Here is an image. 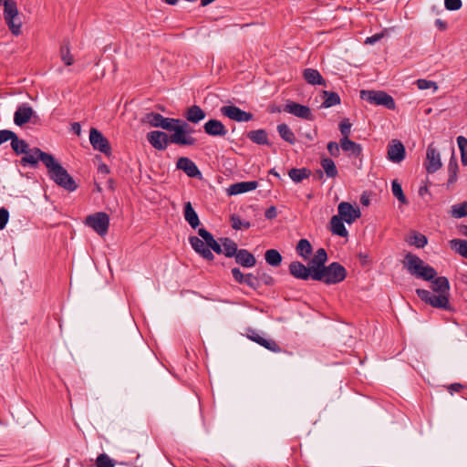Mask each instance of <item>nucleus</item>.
Wrapping results in <instances>:
<instances>
[{
	"instance_id": "obj_1",
	"label": "nucleus",
	"mask_w": 467,
	"mask_h": 467,
	"mask_svg": "<svg viewBox=\"0 0 467 467\" xmlns=\"http://www.w3.org/2000/svg\"><path fill=\"white\" fill-rule=\"evenodd\" d=\"M431 281V291L418 288L416 294L421 301L438 309L452 311L450 303V283L447 277H434Z\"/></svg>"
},
{
	"instance_id": "obj_2",
	"label": "nucleus",
	"mask_w": 467,
	"mask_h": 467,
	"mask_svg": "<svg viewBox=\"0 0 467 467\" xmlns=\"http://www.w3.org/2000/svg\"><path fill=\"white\" fill-rule=\"evenodd\" d=\"M48 171V175L58 186L68 191L74 192L78 185L72 176L62 167V165L52 157V163L48 162L46 167Z\"/></svg>"
},
{
	"instance_id": "obj_3",
	"label": "nucleus",
	"mask_w": 467,
	"mask_h": 467,
	"mask_svg": "<svg viewBox=\"0 0 467 467\" xmlns=\"http://www.w3.org/2000/svg\"><path fill=\"white\" fill-rule=\"evenodd\" d=\"M321 275L322 276L316 278L315 281H321L326 285H335L345 280L347 270L339 263L333 262L324 267Z\"/></svg>"
},
{
	"instance_id": "obj_4",
	"label": "nucleus",
	"mask_w": 467,
	"mask_h": 467,
	"mask_svg": "<svg viewBox=\"0 0 467 467\" xmlns=\"http://www.w3.org/2000/svg\"><path fill=\"white\" fill-rule=\"evenodd\" d=\"M18 16L16 3L14 0L4 1V17L10 31L15 36H18L21 33L22 23Z\"/></svg>"
},
{
	"instance_id": "obj_5",
	"label": "nucleus",
	"mask_w": 467,
	"mask_h": 467,
	"mask_svg": "<svg viewBox=\"0 0 467 467\" xmlns=\"http://www.w3.org/2000/svg\"><path fill=\"white\" fill-rule=\"evenodd\" d=\"M192 132V129L189 124L182 120L180 125L176 126L175 130L169 136L170 141L180 146H192L196 143V139L191 135Z\"/></svg>"
},
{
	"instance_id": "obj_6",
	"label": "nucleus",
	"mask_w": 467,
	"mask_h": 467,
	"mask_svg": "<svg viewBox=\"0 0 467 467\" xmlns=\"http://www.w3.org/2000/svg\"><path fill=\"white\" fill-rule=\"evenodd\" d=\"M360 98L373 105L384 106L389 109H395L393 98L381 90H361Z\"/></svg>"
},
{
	"instance_id": "obj_7",
	"label": "nucleus",
	"mask_w": 467,
	"mask_h": 467,
	"mask_svg": "<svg viewBox=\"0 0 467 467\" xmlns=\"http://www.w3.org/2000/svg\"><path fill=\"white\" fill-rule=\"evenodd\" d=\"M53 155L42 151L38 148L29 149L26 153L20 160V163L23 166L30 165L32 167H36L39 161H41L44 165L47 167L49 163H52Z\"/></svg>"
},
{
	"instance_id": "obj_8",
	"label": "nucleus",
	"mask_w": 467,
	"mask_h": 467,
	"mask_svg": "<svg viewBox=\"0 0 467 467\" xmlns=\"http://www.w3.org/2000/svg\"><path fill=\"white\" fill-rule=\"evenodd\" d=\"M86 224L91 227L97 234L103 236L108 233L109 217L106 213H96L86 218Z\"/></svg>"
},
{
	"instance_id": "obj_9",
	"label": "nucleus",
	"mask_w": 467,
	"mask_h": 467,
	"mask_svg": "<svg viewBox=\"0 0 467 467\" xmlns=\"http://www.w3.org/2000/svg\"><path fill=\"white\" fill-rule=\"evenodd\" d=\"M327 261V251L324 248L317 249L308 263V268L313 275V280L322 276L321 273L326 266Z\"/></svg>"
},
{
	"instance_id": "obj_10",
	"label": "nucleus",
	"mask_w": 467,
	"mask_h": 467,
	"mask_svg": "<svg viewBox=\"0 0 467 467\" xmlns=\"http://www.w3.org/2000/svg\"><path fill=\"white\" fill-rule=\"evenodd\" d=\"M339 218L348 224L353 223L357 219L361 216L360 209L358 205H353L348 202H342L337 206Z\"/></svg>"
},
{
	"instance_id": "obj_11",
	"label": "nucleus",
	"mask_w": 467,
	"mask_h": 467,
	"mask_svg": "<svg viewBox=\"0 0 467 467\" xmlns=\"http://www.w3.org/2000/svg\"><path fill=\"white\" fill-rule=\"evenodd\" d=\"M220 111L223 116L237 122H248L254 118L252 113L242 110L234 105L223 106L220 109Z\"/></svg>"
},
{
	"instance_id": "obj_12",
	"label": "nucleus",
	"mask_w": 467,
	"mask_h": 467,
	"mask_svg": "<svg viewBox=\"0 0 467 467\" xmlns=\"http://www.w3.org/2000/svg\"><path fill=\"white\" fill-rule=\"evenodd\" d=\"M89 141L95 150L106 155H109L110 153L111 148L108 139L104 137L103 134L95 128H91L90 130Z\"/></svg>"
},
{
	"instance_id": "obj_13",
	"label": "nucleus",
	"mask_w": 467,
	"mask_h": 467,
	"mask_svg": "<svg viewBox=\"0 0 467 467\" xmlns=\"http://www.w3.org/2000/svg\"><path fill=\"white\" fill-rule=\"evenodd\" d=\"M284 111L306 120H314L315 119L309 107L301 105L295 101H287L284 108Z\"/></svg>"
},
{
	"instance_id": "obj_14",
	"label": "nucleus",
	"mask_w": 467,
	"mask_h": 467,
	"mask_svg": "<svg viewBox=\"0 0 467 467\" xmlns=\"http://www.w3.org/2000/svg\"><path fill=\"white\" fill-rule=\"evenodd\" d=\"M147 140L157 150H165L171 143L169 135L161 130L148 132Z\"/></svg>"
},
{
	"instance_id": "obj_15",
	"label": "nucleus",
	"mask_w": 467,
	"mask_h": 467,
	"mask_svg": "<svg viewBox=\"0 0 467 467\" xmlns=\"http://www.w3.org/2000/svg\"><path fill=\"white\" fill-rule=\"evenodd\" d=\"M440 152L432 146H428L426 152L425 168L428 173H434L441 167Z\"/></svg>"
},
{
	"instance_id": "obj_16",
	"label": "nucleus",
	"mask_w": 467,
	"mask_h": 467,
	"mask_svg": "<svg viewBox=\"0 0 467 467\" xmlns=\"http://www.w3.org/2000/svg\"><path fill=\"white\" fill-rule=\"evenodd\" d=\"M404 145L398 140H393L388 146V158L390 161L400 163L405 159Z\"/></svg>"
},
{
	"instance_id": "obj_17",
	"label": "nucleus",
	"mask_w": 467,
	"mask_h": 467,
	"mask_svg": "<svg viewBox=\"0 0 467 467\" xmlns=\"http://www.w3.org/2000/svg\"><path fill=\"white\" fill-rule=\"evenodd\" d=\"M423 263V260L411 253H408L402 261L403 266L407 271L417 278H419L420 268Z\"/></svg>"
},
{
	"instance_id": "obj_18",
	"label": "nucleus",
	"mask_w": 467,
	"mask_h": 467,
	"mask_svg": "<svg viewBox=\"0 0 467 467\" xmlns=\"http://www.w3.org/2000/svg\"><path fill=\"white\" fill-rule=\"evenodd\" d=\"M189 243L192 249L202 257L208 261H213L214 255L212 251L205 245L204 242L197 236H190Z\"/></svg>"
},
{
	"instance_id": "obj_19",
	"label": "nucleus",
	"mask_w": 467,
	"mask_h": 467,
	"mask_svg": "<svg viewBox=\"0 0 467 467\" xmlns=\"http://www.w3.org/2000/svg\"><path fill=\"white\" fill-rule=\"evenodd\" d=\"M176 167L183 171L191 178H196L202 175L196 164L187 157L179 158Z\"/></svg>"
},
{
	"instance_id": "obj_20",
	"label": "nucleus",
	"mask_w": 467,
	"mask_h": 467,
	"mask_svg": "<svg viewBox=\"0 0 467 467\" xmlns=\"http://www.w3.org/2000/svg\"><path fill=\"white\" fill-rule=\"evenodd\" d=\"M289 273L297 279L308 280L313 279V275L308 266H306L299 261H294L289 265Z\"/></svg>"
},
{
	"instance_id": "obj_21",
	"label": "nucleus",
	"mask_w": 467,
	"mask_h": 467,
	"mask_svg": "<svg viewBox=\"0 0 467 467\" xmlns=\"http://www.w3.org/2000/svg\"><path fill=\"white\" fill-rule=\"evenodd\" d=\"M204 132L210 136L224 137L227 130L222 121L218 119H210L203 125Z\"/></svg>"
},
{
	"instance_id": "obj_22",
	"label": "nucleus",
	"mask_w": 467,
	"mask_h": 467,
	"mask_svg": "<svg viewBox=\"0 0 467 467\" xmlns=\"http://www.w3.org/2000/svg\"><path fill=\"white\" fill-rule=\"evenodd\" d=\"M33 114L34 110L30 106L22 104L14 114V122L17 126H23L30 120Z\"/></svg>"
},
{
	"instance_id": "obj_23",
	"label": "nucleus",
	"mask_w": 467,
	"mask_h": 467,
	"mask_svg": "<svg viewBox=\"0 0 467 467\" xmlns=\"http://www.w3.org/2000/svg\"><path fill=\"white\" fill-rule=\"evenodd\" d=\"M248 337L252 341L256 342L260 346L265 348L266 349L272 352L279 353L282 351L280 346L274 339L265 338L254 331H253L252 334L248 336Z\"/></svg>"
},
{
	"instance_id": "obj_24",
	"label": "nucleus",
	"mask_w": 467,
	"mask_h": 467,
	"mask_svg": "<svg viewBox=\"0 0 467 467\" xmlns=\"http://www.w3.org/2000/svg\"><path fill=\"white\" fill-rule=\"evenodd\" d=\"M258 186L256 181L241 182L230 185L227 192L229 195H236L255 190Z\"/></svg>"
},
{
	"instance_id": "obj_25",
	"label": "nucleus",
	"mask_w": 467,
	"mask_h": 467,
	"mask_svg": "<svg viewBox=\"0 0 467 467\" xmlns=\"http://www.w3.org/2000/svg\"><path fill=\"white\" fill-rule=\"evenodd\" d=\"M234 258L235 262L243 267H254L256 264L254 254L246 249H239Z\"/></svg>"
},
{
	"instance_id": "obj_26",
	"label": "nucleus",
	"mask_w": 467,
	"mask_h": 467,
	"mask_svg": "<svg viewBox=\"0 0 467 467\" xmlns=\"http://www.w3.org/2000/svg\"><path fill=\"white\" fill-rule=\"evenodd\" d=\"M304 79L310 85L327 86V82L321 74L314 68H306L303 72Z\"/></svg>"
},
{
	"instance_id": "obj_27",
	"label": "nucleus",
	"mask_w": 467,
	"mask_h": 467,
	"mask_svg": "<svg viewBox=\"0 0 467 467\" xmlns=\"http://www.w3.org/2000/svg\"><path fill=\"white\" fill-rule=\"evenodd\" d=\"M205 116V112L197 105L189 107L184 114L185 119L194 124L204 119Z\"/></svg>"
},
{
	"instance_id": "obj_28",
	"label": "nucleus",
	"mask_w": 467,
	"mask_h": 467,
	"mask_svg": "<svg viewBox=\"0 0 467 467\" xmlns=\"http://www.w3.org/2000/svg\"><path fill=\"white\" fill-rule=\"evenodd\" d=\"M342 218L337 215H333L330 219V231L333 234L341 237H348V232L345 227Z\"/></svg>"
},
{
	"instance_id": "obj_29",
	"label": "nucleus",
	"mask_w": 467,
	"mask_h": 467,
	"mask_svg": "<svg viewBox=\"0 0 467 467\" xmlns=\"http://www.w3.org/2000/svg\"><path fill=\"white\" fill-rule=\"evenodd\" d=\"M184 219L193 229H196L200 225L198 214L190 202L184 204Z\"/></svg>"
},
{
	"instance_id": "obj_30",
	"label": "nucleus",
	"mask_w": 467,
	"mask_h": 467,
	"mask_svg": "<svg viewBox=\"0 0 467 467\" xmlns=\"http://www.w3.org/2000/svg\"><path fill=\"white\" fill-rule=\"evenodd\" d=\"M339 144L344 151L350 152L355 157H358L362 152L361 146L348 138H342Z\"/></svg>"
},
{
	"instance_id": "obj_31",
	"label": "nucleus",
	"mask_w": 467,
	"mask_h": 467,
	"mask_svg": "<svg viewBox=\"0 0 467 467\" xmlns=\"http://www.w3.org/2000/svg\"><path fill=\"white\" fill-rule=\"evenodd\" d=\"M220 242L223 245V254L229 258L235 257L239 250L237 244L228 237L221 238Z\"/></svg>"
},
{
	"instance_id": "obj_32",
	"label": "nucleus",
	"mask_w": 467,
	"mask_h": 467,
	"mask_svg": "<svg viewBox=\"0 0 467 467\" xmlns=\"http://www.w3.org/2000/svg\"><path fill=\"white\" fill-rule=\"evenodd\" d=\"M459 171V165L455 156L452 154L448 163V182L447 188H450L452 184L457 182V174Z\"/></svg>"
},
{
	"instance_id": "obj_33",
	"label": "nucleus",
	"mask_w": 467,
	"mask_h": 467,
	"mask_svg": "<svg viewBox=\"0 0 467 467\" xmlns=\"http://www.w3.org/2000/svg\"><path fill=\"white\" fill-rule=\"evenodd\" d=\"M296 253L304 259L306 260L313 253V248L310 242L306 239H301L296 247Z\"/></svg>"
},
{
	"instance_id": "obj_34",
	"label": "nucleus",
	"mask_w": 467,
	"mask_h": 467,
	"mask_svg": "<svg viewBox=\"0 0 467 467\" xmlns=\"http://www.w3.org/2000/svg\"><path fill=\"white\" fill-rule=\"evenodd\" d=\"M324 101L321 105L322 108H330L340 104V97L337 93L333 91L324 90L322 92Z\"/></svg>"
},
{
	"instance_id": "obj_35",
	"label": "nucleus",
	"mask_w": 467,
	"mask_h": 467,
	"mask_svg": "<svg viewBox=\"0 0 467 467\" xmlns=\"http://www.w3.org/2000/svg\"><path fill=\"white\" fill-rule=\"evenodd\" d=\"M247 138L256 144H268L267 133L265 130H251L247 133Z\"/></svg>"
},
{
	"instance_id": "obj_36",
	"label": "nucleus",
	"mask_w": 467,
	"mask_h": 467,
	"mask_svg": "<svg viewBox=\"0 0 467 467\" xmlns=\"http://www.w3.org/2000/svg\"><path fill=\"white\" fill-rule=\"evenodd\" d=\"M277 131L280 137L290 144L296 142V136L288 125L282 123L277 126Z\"/></svg>"
},
{
	"instance_id": "obj_37",
	"label": "nucleus",
	"mask_w": 467,
	"mask_h": 467,
	"mask_svg": "<svg viewBox=\"0 0 467 467\" xmlns=\"http://www.w3.org/2000/svg\"><path fill=\"white\" fill-rule=\"evenodd\" d=\"M320 163L327 177L335 178L337 175V169L333 160L329 158H323Z\"/></svg>"
},
{
	"instance_id": "obj_38",
	"label": "nucleus",
	"mask_w": 467,
	"mask_h": 467,
	"mask_svg": "<svg viewBox=\"0 0 467 467\" xmlns=\"http://www.w3.org/2000/svg\"><path fill=\"white\" fill-rule=\"evenodd\" d=\"M11 147L17 155L25 154L30 149L28 144L24 140H20L16 134L11 141Z\"/></svg>"
},
{
	"instance_id": "obj_39",
	"label": "nucleus",
	"mask_w": 467,
	"mask_h": 467,
	"mask_svg": "<svg viewBox=\"0 0 467 467\" xmlns=\"http://www.w3.org/2000/svg\"><path fill=\"white\" fill-rule=\"evenodd\" d=\"M451 247L460 255L467 259V241L462 239H452L450 241Z\"/></svg>"
},
{
	"instance_id": "obj_40",
	"label": "nucleus",
	"mask_w": 467,
	"mask_h": 467,
	"mask_svg": "<svg viewBox=\"0 0 467 467\" xmlns=\"http://www.w3.org/2000/svg\"><path fill=\"white\" fill-rule=\"evenodd\" d=\"M265 261L272 266H278L282 262L281 254L275 249H269L265 254Z\"/></svg>"
},
{
	"instance_id": "obj_41",
	"label": "nucleus",
	"mask_w": 467,
	"mask_h": 467,
	"mask_svg": "<svg viewBox=\"0 0 467 467\" xmlns=\"http://www.w3.org/2000/svg\"><path fill=\"white\" fill-rule=\"evenodd\" d=\"M407 242L410 245H414L418 248H422L427 244L428 240L424 234H421L417 232H412L410 236L407 239Z\"/></svg>"
},
{
	"instance_id": "obj_42",
	"label": "nucleus",
	"mask_w": 467,
	"mask_h": 467,
	"mask_svg": "<svg viewBox=\"0 0 467 467\" xmlns=\"http://www.w3.org/2000/svg\"><path fill=\"white\" fill-rule=\"evenodd\" d=\"M288 175L291 178V180L295 182H300L304 179H306L310 175V171L303 168V169H296L293 168L288 171Z\"/></svg>"
},
{
	"instance_id": "obj_43",
	"label": "nucleus",
	"mask_w": 467,
	"mask_h": 467,
	"mask_svg": "<svg viewBox=\"0 0 467 467\" xmlns=\"http://www.w3.org/2000/svg\"><path fill=\"white\" fill-rule=\"evenodd\" d=\"M163 116L156 112H149L142 118V122L149 124L151 127L159 128Z\"/></svg>"
},
{
	"instance_id": "obj_44",
	"label": "nucleus",
	"mask_w": 467,
	"mask_h": 467,
	"mask_svg": "<svg viewBox=\"0 0 467 467\" xmlns=\"http://www.w3.org/2000/svg\"><path fill=\"white\" fill-rule=\"evenodd\" d=\"M436 275H437L436 270L432 266L423 263V265L420 268L419 278H421L425 281H431Z\"/></svg>"
},
{
	"instance_id": "obj_45",
	"label": "nucleus",
	"mask_w": 467,
	"mask_h": 467,
	"mask_svg": "<svg viewBox=\"0 0 467 467\" xmlns=\"http://www.w3.org/2000/svg\"><path fill=\"white\" fill-rule=\"evenodd\" d=\"M391 190L393 195L399 200V202H400L403 204L408 203V200L403 193L402 187L397 180H394L391 182Z\"/></svg>"
},
{
	"instance_id": "obj_46",
	"label": "nucleus",
	"mask_w": 467,
	"mask_h": 467,
	"mask_svg": "<svg viewBox=\"0 0 467 467\" xmlns=\"http://www.w3.org/2000/svg\"><path fill=\"white\" fill-rule=\"evenodd\" d=\"M451 215L454 218H462L467 216V202L452 205L451 209Z\"/></svg>"
},
{
	"instance_id": "obj_47",
	"label": "nucleus",
	"mask_w": 467,
	"mask_h": 467,
	"mask_svg": "<svg viewBox=\"0 0 467 467\" xmlns=\"http://www.w3.org/2000/svg\"><path fill=\"white\" fill-rule=\"evenodd\" d=\"M457 144L461 151V161L463 165H467V139L463 136L457 138Z\"/></svg>"
},
{
	"instance_id": "obj_48",
	"label": "nucleus",
	"mask_w": 467,
	"mask_h": 467,
	"mask_svg": "<svg viewBox=\"0 0 467 467\" xmlns=\"http://www.w3.org/2000/svg\"><path fill=\"white\" fill-rule=\"evenodd\" d=\"M182 119L163 117L161 123L159 128L166 130L168 131H173L176 126L180 125Z\"/></svg>"
},
{
	"instance_id": "obj_49",
	"label": "nucleus",
	"mask_w": 467,
	"mask_h": 467,
	"mask_svg": "<svg viewBox=\"0 0 467 467\" xmlns=\"http://www.w3.org/2000/svg\"><path fill=\"white\" fill-rule=\"evenodd\" d=\"M97 467H114L115 461L111 459L108 454L101 453L98 456L96 460Z\"/></svg>"
},
{
	"instance_id": "obj_50",
	"label": "nucleus",
	"mask_w": 467,
	"mask_h": 467,
	"mask_svg": "<svg viewBox=\"0 0 467 467\" xmlns=\"http://www.w3.org/2000/svg\"><path fill=\"white\" fill-rule=\"evenodd\" d=\"M230 220L232 223V227L234 230H240L241 228L248 229L251 226V223L249 222L242 221L240 217L235 214H233Z\"/></svg>"
},
{
	"instance_id": "obj_51",
	"label": "nucleus",
	"mask_w": 467,
	"mask_h": 467,
	"mask_svg": "<svg viewBox=\"0 0 467 467\" xmlns=\"http://www.w3.org/2000/svg\"><path fill=\"white\" fill-rule=\"evenodd\" d=\"M198 234L202 238V241L208 248L211 247L214 242H216L213 234L204 228H200L198 230Z\"/></svg>"
},
{
	"instance_id": "obj_52",
	"label": "nucleus",
	"mask_w": 467,
	"mask_h": 467,
	"mask_svg": "<svg viewBox=\"0 0 467 467\" xmlns=\"http://www.w3.org/2000/svg\"><path fill=\"white\" fill-rule=\"evenodd\" d=\"M417 87L419 89L424 90L428 88H433V92H435L438 89L437 83L431 80L427 79H418L416 81Z\"/></svg>"
},
{
	"instance_id": "obj_53",
	"label": "nucleus",
	"mask_w": 467,
	"mask_h": 467,
	"mask_svg": "<svg viewBox=\"0 0 467 467\" xmlns=\"http://www.w3.org/2000/svg\"><path fill=\"white\" fill-rule=\"evenodd\" d=\"M61 58L67 66L73 64V57L70 55L69 47L67 45L61 47Z\"/></svg>"
},
{
	"instance_id": "obj_54",
	"label": "nucleus",
	"mask_w": 467,
	"mask_h": 467,
	"mask_svg": "<svg viewBox=\"0 0 467 467\" xmlns=\"http://www.w3.org/2000/svg\"><path fill=\"white\" fill-rule=\"evenodd\" d=\"M243 284H246L249 287L256 290L259 286V278L254 276L253 274L245 275V278Z\"/></svg>"
},
{
	"instance_id": "obj_55",
	"label": "nucleus",
	"mask_w": 467,
	"mask_h": 467,
	"mask_svg": "<svg viewBox=\"0 0 467 467\" xmlns=\"http://www.w3.org/2000/svg\"><path fill=\"white\" fill-rule=\"evenodd\" d=\"M386 33H387V29H384L379 33H377L371 36L367 37L365 40V44L366 45H374L375 43L380 41L386 36Z\"/></svg>"
},
{
	"instance_id": "obj_56",
	"label": "nucleus",
	"mask_w": 467,
	"mask_h": 467,
	"mask_svg": "<svg viewBox=\"0 0 467 467\" xmlns=\"http://www.w3.org/2000/svg\"><path fill=\"white\" fill-rule=\"evenodd\" d=\"M339 130L343 138H348L351 130V123L348 119H343L339 125Z\"/></svg>"
},
{
	"instance_id": "obj_57",
	"label": "nucleus",
	"mask_w": 467,
	"mask_h": 467,
	"mask_svg": "<svg viewBox=\"0 0 467 467\" xmlns=\"http://www.w3.org/2000/svg\"><path fill=\"white\" fill-rule=\"evenodd\" d=\"M446 9L456 11L462 7V0H444Z\"/></svg>"
},
{
	"instance_id": "obj_58",
	"label": "nucleus",
	"mask_w": 467,
	"mask_h": 467,
	"mask_svg": "<svg viewBox=\"0 0 467 467\" xmlns=\"http://www.w3.org/2000/svg\"><path fill=\"white\" fill-rule=\"evenodd\" d=\"M15 132L9 130H0V145L7 140H13L15 137Z\"/></svg>"
},
{
	"instance_id": "obj_59",
	"label": "nucleus",
	"mask_w": 467,
	"mask_h": 467,
	"mask_svg": "<svg viewBox=\"0 0 467 467\" xmlns=\"http://www.w3.org/2000/svg\"><path fill=\"white\" fill-rule=\"evenodd\" d=\"M9 219V212L5 208H0V230H3Z\"/></svg>"
},
{
	"instance_id": "obj_60",
	"label": "nucleus",
	"mask_w": 467,
	"mask_h": 467,
	"mask_svg": "<svg viewBox=\"0 0 467 467\" xmlns=\"http://www.w3.org/2000/svg\"><path fill=\"white\" fill-rule=\"evenodd\" d=\"M327 150L329 154L333 157H338L340 150H339V145L335 141H329L327 143Z\"/></svg>"
},
{
	"instance_id": "obj_61",
	"label": "nucleus",
	"mask_w": 467,
	"mask_h": 467,
	"mask_svg": "<svg viewBox=\"0 0 467 467\" xmlns=\"http://www.w3.org/2000/svg\"><path fill=\"white\" fill-rule=\"evenodd\" d=\"M232 275L234 280L237 283L243 284L245 278V275H244L239 268L234 267L232 269Z\"/></svg>"
},
{
	"instance_id": "obj_62",
	"label": "nucleus",
	"mask_w": 467,
	"mask_h": 467,
	"mask_svg": "<svg viewBox=\"0 0 467 467\" xmlns=\"http://www.w3.org/2000/svg\"><path fill=\"white\" fill-rule=\"evenodd\" d=\"M258 278L261 279L263 281V283L266 285H273L275 283L274 278L266 273H263L262 275H259Z\"/></svg>"
},
{
	"instance_id": "obj_63",
	"label": "nucleus",
	"mask_w": 467,
	"mask_h": 467,
	"mask_svg": "<svg viewBox=\"0 0 467 467\" xmlns=\"http://www.w3.org/2000/svg\"><path fill=\"white\" fill-rule=\"evenodd\" d=\"M277 215V211L275 206H270L265 213V216L268 220H272L275 218Z\"/></svg>"
},
{
	"instance_id": "obj_64",
	"label": "nucleus",
	"mask_w": 467,
	"mask_h": 467,
	"mask_svg": "<svg viewBox=\"0 0 467 467\" xmlns=\"http://www.w3.org/2000/svg\"><path fill=\"white\" fill-rule=\"evenodd\" d=\"M462 389L463 386L461 383H452L447 387V389L451 394L460 392Z\"/></svg>"
}]
</instances>
